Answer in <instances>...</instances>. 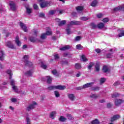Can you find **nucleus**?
Wrapping results in <instances>:
<instances>
[{
	"instance_id": "nucleus-50",
	"label": "nucleus",
	"mask_w": 124,
	"mask_h": 124,
	"mask_svg": "<svg viewBox=\"0 0 124 124\" xmlns=\"http://www.w3.org/2000/svg\"><path fill=\"white\" fill-rule=\"evenodd\" d=\"M26 122H27V124H31V120L29 117H26Z\"/></svg>"
},
{
	"instance_id": "nucleus-41",
	"label": "nucleus",
	"mask_w": 124,
	"mask_h": 124,
	"mask_svg": "<svg viewBox=\"0 0 124 124\" xmlns=\"http://www.w3.org/2000/svg\"><path fill=\"white\" fill-rule=\"evenodd\" d=\"M92 124H99V121H98V120L97 119H96L92 122Z\"/></svg>"
},
{
	"instance_id": "nucleus-36",
	"label": "nucleus",
	"mask_w": 124,
	"mask_h": 124,
	"mask_svg": "<svg viewBox=\"0 0 124 124\" xmlns=\"http://www.w3.org/2000/svg\"><path fill=\"white\" fill-rule=\"evenodd\" d=\"M80 19L82 21H88V20H90V17L82 16V17H81Z\"/></svg>"
},
{
	"instance_id": "nucleus-1",
	"label": "nucleus",
	"mask_w": 124,
	"mask_h": 124,
	"mask_svg": "<svg viewBox=\"0 0 124 124\" xmlns=\"http://www.w3.org/2000/svg\"><path fill=\"white\" fill-rule=\"evenodd\" d=\"M48 90L49 91H52L53 90H60V91H63L66 89V87L64 85H58V86H50L47 88Z\"/></svg>"
},
{
	"instance_id": "nucleus-11",
	"label": "nucleus",
	"mask_w": 124,
	"mask_h": 124,
	"mask_svg": "<svg viewBox=\"0 0 124 124\" xmlns=\"http://www.w3.org/2000/svg\"><path fill=\"white\" fill-rule=\"evenodd\" d=\"M20 26L21 28V29L24 31L25 32H28L29 31H28V28L27 27V26L25 25L22 22H20Z\"/></svg>"
},
{
	"instance_id": "nucleus-48",
	"label": "nucleus",
	"mask_w": 124,
	"mask_h": 124,
	"mask_svg": "<svg viewBox=\"0 0 124 124\" xmlns=\"http://www.w3.org/2000/svg\"><path fill=\"white\" fill-rule=\"evenodd\" d=\"M45 16V14L43 13H41L39 14V17H40L41 18H44Z\"/></svg>"
},
{
	"instance_id": "nucleus-56",
	"label": "nucleus",
	"mask_w": 124,
	"mask_h": 124,
	"mask_svg": "<svg viewBox=\"0 0 124 124\" xmlns=\"http://www.w3.org/2000/svg\"><path fill=\"white\" fill-rule=\"evenodd\" d=\"M108 21H109V19L108 18H105L103 19V22H104V23H107Z\"/></svg>"
},
{
	"instance_id": "nucleus-57",
	"label": "nucleus",
	"mask_w": 124,
	"mask_h": 124,
	"mask_svg": "<svg viewBox=\"0 0 124 124\" xmlns=\"http://www.w3.org/2000/svg\"><path fill=\"white\" fill-rule=\"evenodd\" d=\"M11 101L12 102H17V99L15 98H13L11 99Z\"/></svg>"
},
{
	"instance_id": "nucleus-16",
	"label": "nucleus",
	"mask_w": 124,
	"mask_h": 124,
	"mask_svg": "<svg viewBox=\"0 0 124 124\" xmlns=\"http://www.w3.org/2000/svg\"><path fill=\"white\" fill-rule=\"evenodd\" d=\"M29 40L31 42H32L33 43H34L36 41H40L39 40L32 36L30 37Z\"/></svg>"
},
{
	"instance_id": "nucleus-49",
	"label": "nucleus",
	"mask_w": 124,
	"mask_h": 124,
	"mask_svg": "<svg viewBox=\"0 0 124 124\" xmlns=\"http://www.w3.org/2000/svg\"><path fill=\"white\" fill-rule=\"evenodd\" d=\"M90 97H92V98H97V97H98V96H97L95 94H93L92 95H91Z\"/></svg>"
},
{
	"instance_id": "nucleus-17",
	"label": "nucleus",
	"mask_w": 124,
	"mask_h": 124,
	"mask_svg": "<svg viewBox=\"0 0 124 124\" xmlns=\"http://www.w3.org/2000/svg\"><path fill=\"white\" fill-rule=\"evenodd\" d=\"M89 26L91 27V28L92 30H95L96 28H97V26L94 22H91Z\"/></svg>"
},
{
	"instance_id": "nucleus-59",
	"label": "nucleus",
	"mask_w": 124,
	"mask_h": 124,
	"mask_svg": "<svg viewBox=\"0 0 124 124\" xmlns=\"http://www.w3.org/2000/svg\"><path fill=\"white\" fill-rule=\"evenodd\" d=\"M62 64L67 65V64H68V62H67V61H62Z\"/></svg>"
},
{
	"instance_id": "nucleus-38",
	"label": "nucleus",
	"mask_w": 124,
	"mask_h": 124,
	"mask_svg": "<svg viewBox=\"0 0 124 124\" xmlns=\"http://www.w3.org/2000/svg\"><path fill=\"white\" fill-rule=\"evenodd\" d=\"M96 4H97V0H94L91 3V6L94 7L96 6Z\"/></svg>"
},
{
	"instance_id": "nucleus-24",
	"label": "nucleus",
	"mask_w": 124,
	"mask_h": 124,
	"mask_svg": "<svg viewBox=\"0 0 124 124\" xmlns=\"http://www.w3.org/2000/svg\"><path fill=\"white\" fill-rule=\"evenodd\" d=\"M47 31H46V35H52V31H51V29L49 27L46 28Z\"/></svg>"
},
{
	"instance_id": "nucleus-37",
	"label": "nucleus",
	"mask_w": 124,
	"mask_h": 124,
	"mask_svg": "<svg viewBox=\"0 0 124 124\" xmlns=\"http://www.w3.org/2000/svg\"><path fill=\"white\" fill-rule=\"evenodd\" d=\"M81 61L83 62H88V59L86 57V56L82 55L81 56Z\"/></svg>"
},
{
	"instance_id": "nucleus-20",
	"label": "nucleus",
	"mask_w": 124,
	"mask_h": 124,
	"mask_svg": "<svg viewBox=\"0 0 124 124\" xmlns=\"http://www.w3.org/2000/svg\"><path fill=\"white\" fill-rule=\"evenodd\" d=\"M15 42L18 46H21V42L19 40V36H16V37Z\"/></svg>"
},
{
	"instance_id": "nucleus-13",
	"label": "nucleus",
	"mask_w": 124,
	"mask_h": 124,
	"mask_svg": "<svg viewBox=\"0 0 124 124\" xmlns=\"http://www.w3.org/2000/svg\"><path fill=\"white\" fill-rule=\"evenodd\" d=\"M4 52L2 50H0V61L2 62L4 61Z\"/></svg>"
},
{
	"instance_id": "nucleus-55",
	"label": "nucleus",
	"mask_w": 124,
	"mask_h": 124,
	"mask_svg": "<svg viewBox=\"0 0 124 124\" xmlns=\"http://www.w3.org/2000/svg\"><path fill=\"white\" fill-rule=\"evenodd\" d=\"M95 51L96 53H97L98 54H99L101 52V50L99 48H97L95 49Z\"/></svg>"
},
{
	"instance_id": "nucleus-15",
	"label": "nucleus",
	"mask_w": 124,
	"mask_h": 124,
	"mask_svg": "<svg viewBox=\"0 0 124 124\" xmlns=\"http://www.w3.org/2000/svg\"><path fill=\"white\" fill-rule=\"evenodd\" d=\"M71 26H68V24L67 25V28H66V31L67 34H70L72 33V31H71V29L70 28Z\"/></svg>"
},
{
	"instance_id": "nucleus-35",
	"label": "nucleus",
	"mask_w": 124,
	"mask_h": 124,
	"mask_svg": "<svg viewBox=\"0 0 124 124\" xmlns=\"http://www.w3.org/2000/svg\"><path fill=\"white\" fill-rule=\"evenodd\" d=\"M41 67H42V68H43V69H46L47 67H48V66L47 65L44 64L43 62H41Z\"/></svg>"
},
{
	"instance_id": "nucleus-19",
	"label": "nucleus",
	"mask_w": 124,
	"mask_h": 124,
	"mask_svg": "<svg viewBox=\"0 0 124 124\" xmlns=\"http://www.w3.org/2000/svg\"><path fill=\"white\" fill-rule=\"evenodd\" d=\"M69 49H70V46L69 45H66L60 48V50H61V51H65V50H69Z\"/></svg>"
},
{
	"instance_id": "nucleus-44",
	"label": "nucleus",
	"mask_w": 124,
	"mask_h": 124,
	"mask_svg": "<svg viewBox=\"0 0 124 124\" xmlns=\"http://www.w3.org/2000/svg\"><path fill=\"white\" fill-rule=\"evenodd\" d=\"M52 74H53V75H55V76H59V74H58L57 70H54L52 71Z\"/></svg>"
},
{
	"instance_id": "nucleus-33",
	"label": "nucleus",
	"mask_w": 124,
	"mask_h": 124,
	"mask_svg": "<svg viewBox=\"0 0 124 124\" xmlns=\"http://www.w3.org/2000/svg\"><path fill=\"white\" fill-rule=\"evenodd\" d=\"M59 121H60V122H62V123H63V122H65V121H66V118H65L63 116H60V117L59 118Z\"/></svg>"
},
{
	"instance_id": "nucleus-64",
	"label": "nucleus",
	"mask_w": 124,
	"mask_h": 124,
	"mask_svg": "<svg viewBox=\"0 0 124 124\" xmlns=\"http://www.w3.org/2000/svg\"><path fill=\"white\" fill-rule=\"evenodd\" d=\"M112 107V105H111L110 103H108L107 104V107L108 108H111V107Z\"/></svg>"
},
{
	"instance_id": "nucleus-62",
	"label": "nucleus",
	"mask_w": 124,
	"mask_h": 124,
	"mask_svg": "<svg viewBox=\"0 0 124 124\" xmlns=\"http://www.w3.org/2000/svg\"><path fill=\"white\" fill-rule=\"evenodd\" d=\"M80 39H81V37L80 36H78L76 37V40H77V41L80 40Z\"/></svg>"
},
{
	"instance_id": "nucleus-8",
	"label": "nucleus",
	"mask_w": 124,
	"mask_h": 124,
	"mask_svg": "<svg viewBox=\"0 0 124 124\" xmlns=\"http://www.w3.org/2000/svg\"><path fill=\"white\" fill-rule=\"evenodd\" d=\"M9 5H10V8L13 11H15L16 10V4L13 1H10L9 2Z\"/></svg>"
},
{
	"instance_id": "nucleus-7",
	"label": "nucleus",
	"mask_w": 124,
	"mask_h": 124,
	"mask_svg": "<svg viewBox=\"0 0 124 124\" xmlns=\"http://www.w3.org/2000/svg\"><path fill=\"white\" fill-rule=\"evenodd\" d=\"M10 85L12 86L13 90H14L16 93H18V90L17 86H15V81H14L13 79L11 80Z\"/></svg>"
},
{
	"instance_id": "nucleus-53",
	"label": "nucleus",
	"mask_w": 124,
	"mask_h": 124,
	"mask_svg": "<svg viewBox=\"0 0 124 124\" xmlns=\"http://www.w3.org/2000/svg\"><path fill=\"white\" fill-rule=\"evenodd\" d=\"M54 57L55 60H59L60 59V56H59V54H55Z\"/></svg>"
},
{
	"instance_id": "nucleus-29",
	"label": "nucleus",
	"mask_w": 124,
	"mask_h": 124,
	"mask_svg": "<svg viewBox=\"0 0 124 124\" xmlns=\"http://www.w3.org/2000/svg\"><path fill=\"white\" fill-rule=\"evenodd\" d=\"M65 24H66V21L62 20L59 23L58 25L59 26V27H62V26H63V25H65Z\"/></svg>"
},
{
	"instance_id": "nucleus-2",
	"label": "nucleus",
	"mask_w": 124,
	"mask_h": 124,
	"mask_svg": "<svg viewBox=\"0 0 124 124\" xmlns=\"http://www.w3.org/2000/svg\"><path fill=\"white\" fill-rule=\"evenodd\" d=\"M29 56L28 55H26L23 57L24 62L25 63L26 66H31L32 65V63L29 61Z\"/></svg>"
},
{
	"instance_id": "nucleus-60",
	"label": "nucleus",
	"mask_w": 124,
	"mask_h": 124,
	"mask_svg": "<svg viewBox=\"0 0 124 124\" xmlns=\"http://www.w3.org/2000/svg\"><path fill=\"white\" fill-rule=\"evenodd\" d=\"M67 117L68 118L69 120H72V116L70 114H67Z\"/></svg>"
},
{
	"instance_id": "nucleus-4",
	"label": "nucleus",
	"mask_w": 124,
	"mask_h": 124,
	"mask_svg": "<svg viewBox=\"0 0 124 124\" xmlns=\"http://www.w3.org/2000/svg\"><path fill=\"white\" fill-rule=\"evenodd\" d=\"M124 103V100L123 99H118L116 98L114 100V104L115 106L117 107H119V106H121L123 103Z\"/></svg>"
},
{
	"instance_id": "nucleus-21",
	"label": "nucleus",
	"mask_w": 124,
	"mask_h": 124,
	"mask_svg": "<svg viewBox=\"0 0 124 124\" xmlns=\"http://www.w3.org/2000/svg\"><path fill=\"white\" fill-rule=\"evenodd\" d=\"M68 97L71 101H73L75 99V96L73 94H68Z\"/></svg>"
},
{
	"instance_id": "nucleus-14",
	"label": "nucleus",
	"mask_w": 124,
	"mask_h": 124,
	"mask_svg": "<svg viewBox=\"0 0 124 124\" xmlns=\"http://www.w3.org/2000/svg\"><path fill=\"white\" fill-rule=\"evenodd\" d=\"M93 84V82L87 83L83 85V88L84 89H86L87 88H91V87H92Z\"/></svg>"
},
{
	"instance_id": "nucleus-61",
	"label": "nucleus",
	"mask_w": 124,
	"mask_h": 124,
	"mask_svg": "<svg viewBox=\"0 0 124 124\" xmlns=\"http://www.w3.org/2000/svg\"><path fill=\"white\" fill-rule=\"evenodd\" d=\"M59 12V14H62V13H64V10H60L58 11Z\"/></svg>"
},
{
	"instance_id": "nucleus-42",
	"label": "nucleus",
	"mask_w": 124,
	"mask_h": 124,
	"mask_svg": "<svg viewBox=\"0 0 124 124\" xmlns=\"http://www.w3.org/2000/svg\"><path fill=\"white\" fill-rule=\"evenodd\" d=\"M54 94H55L56 97H60V96L61 95L60 94V93L58 91H56L54 92Z\"/></svg>"
},
{
	"instance_id": "nucleus-3",
	"label": "nucleus",
	"mask_w": 124,
	"mask_h": 124,
	"mask_svg": "<svg viewBox=\"0 0 124 124\" xmlns=\"http://www.w3.org/2000/svg\"><path fill=\"white\" fill-rule=\"evenodd\" d=\"M51 4H52V2L50 1H45L40 3L41 8H45V7L50 6Z\"/></svg>"
},
{
	"instance_id": "nucleus-32",
	"label": "nucleus",
	"mask_w": 124,
	"mask_h": 124,
	"mask_svg": "<svg viewBox=\"0 0 124 124\" xmlns=\"http://www.w3.org/2000/svg\"><path fill=\"white\" fill-rule=\"evenodd\" d=\"M32 72H33L32 70H31L25 73V74L28 76H31V75H32Z\"/></svg>"
},
{
	"instance_id": "nucleus-45",
	"label": "nucleus",
	"mask_w": 124,
	"mask_h": 124,
	"mask_svg": "<svg viewBox=\"0 0 124 124\" xmlns=\"http://www.w3.org/2000/svg\"><path fill=\"white\" fill-rule=\"evenodd\" d=\"M56 13V10H51L49 12V15H54Z\"/></svg>"
},
{
	"instance_id": "nucleus-58",
	"label": "nucleus",
	"mask_w": 124,
	"mask_h": 124,
	"mask_svg": "<svg viewBox=\"0 0 124 124\" xmlns=\"http://www.w3.org/2000/svg\"><path fill=\"white\" fill-rule=\"evenodd\" d=\"M84 89V86H80V87H77L76 88V90H82Z\"/></svg>"
},
{
	"instance_id": "nucleus-63",
	"label": "nucleus",
	"mask_w": 124,
	"mask_h": 124,
	"mask_svg": "<svg viewBox=\"0 0 124 124\" xmlns=\"http://www.w3.org/2000/svg\"><path fill=\"white\" fill-rule=\"evenodd\" d=\"M103 15L102 14H99L98 15H97V18H101V17H102Z\"/></svg>"
},
{
	"instance_id": "nucleus-23",
	"label": "nucleus",
	"mask_w": 124,
	"mask_h": 124,
	"mask_svg": "<svg viewBox=\"0 0 124 124\" xmlns=\"http://www.w3.org/2000/svg\"><path fill=\"white\" fill-rule=\"evenodd\" d=\"M103 72L104 73H107V72H108L109 71V68L107 66L105 65L103 67V69H102Z\"/></svg>"
},
{
	"instance_id": "nucleus-47",
	"label": "nucleus",
	"mask_w": 124,
	"mask_h": 124,
	"mask_svg": "<svg viewBox=\"0 0 124 124\" xmlns=\"http://www.w3.org/2000/svg\"><path fill=\"white\" fill-rule=\"evenodd\" d=\"M76 47L78 50H82L83 48V47L82 46H81V45H77Z\"/></svg>"
},
{
	"instance_id": "nucleus-10",
	"label": "nucleus",
	"mask_w": 124,
	"mask_h": 124,
	"mask_svg": "<svg viewBox=\"0 0 124 124\" xmlns=\"http://www.w3.org/2000/svg\"><path fill=\"white\" fill-rule=\"evenodd\" d=\"M5 46H6V47H8V48H10V49H14V45L12 44L11 41H8L6 42Z\"/></svg>"
},
{
	"instance_id": "nucleus-28",
	"label": "nucleus",
	"mask_w": 124,
	"mask_h": 124,
	"mask_svg": "<svg viewBox=\"0 0 124 124\" xmlns=\"http://www.w3.org/2000/svg\"><path fill=\"white\" fill-rule=\"evenodd\" d=\"M75 67L76 69H81V66L80 63H76L75 65Z\"/></svg>"
},
{
	"instance_id": "nucleus-22",
	"label": "nucleus",
	"mask_w": 124,
	"mask_h": 124,
	"mask_svg": "<svg viewBox=\"0 0 124 124\" xmlns=\"http://www.w3.org/2000/svg\"><path fill=\"white\" fill-rule=\"evenodd\" d=\"M76 9L78 13L82 12V11H83V10H84V7L79 6L76 7Z\"/></svg>"
},
{
	"instance_id": "nucleus-9",
	"label": "nucleus",
	"mask_w": 124,
	"mask_h": 124,
	"mask_svg": "<svg viewBox=\"0 0 124 124\" xmlns=\"http://www.w3.org/2000/svg\"><path fill=\"white\" fill-rule=\"evenodd\" d=\"M120 11L124 12V4H122V5L113 9L114 12H117V11Z\"/></svg>"
},
{
	"instance_id": "nucleus-12",
	"label": "nucleus",
	"mask_w": 124,
	"mask_h": 124,
	"mask_svg": "<svg viewBox=\"0 0 124 124\" xmlns=\"http://www.w3.org/2000/svg\"><path fill=\"white\" fill-rule=\"evenodd\" d=\"M121 118V116L119 114H117L115 115H114L110 119V122L111 123H113V122H115V121H117V120H119Z\"/></svg>"
},
{
	"instance_id": "nucleus-5",
	"label": "nucleus",
	"mask_w": 124,
	"mask_h": 124,
	"mask_svg": "<svg viewBox=\"0 0 124 124\" xmlns=\"http://www.w3.org/2000/svg\"><path fill=\"white\" fill-rule=\"evenodd\" d=\"M35 105H37L36 102H35V101L32 102V104L29 105L27 107L26 111H28V112H29V111L32 110V109H34V108H35Z\"/></svg>"
},
{
	"instance_id": "nucleus-39",
	"label": "nucleus",
	"mask_w": 124,
	"mask_h": 124,
	"mask_svg": "<svg viewBox=\"0 0 124 124\" xmlns=\"http://www.w3.org/2000/svg\"><path fill=\"white\" fill-rule=\"evenodd\" d=\"M26 8L27 13L28 14H31V9L29 7H27Z\"/></svg>"
},
{
	"instance_id": "nucleus-40",
	"label": "nucleus",
	"mask_w": 124,
	"mask_h": 124,
	"mask_svg": "<svg viewBox=\"0 0 124 124\" xmlns=\"http://www.w3.org/2000/svg\"><path fill=\"white\" fill-rule=\"evenodd\" d=\"M106 81V78H102L100 79V84H103Z\"/></svg>"
},
{
	"instance_id": "nucleus-18",
	"label": "nucleus",
	"mask_w": 124,
	"mask_h": 124,
	"mask_svg": "<svg viewBox=\"0 0 124 124\" xmlns=\"http://www.w3.org/2000/svg\"><path fill=\"white\" fill-rule=\"evenodd\" d=\"M95 71L98 72L99 70H100V64H99V62H96L95 65Z\"/></svg>"
},
{
	"instance_id": "nucleus-43",
	"label": "nucleus",
	"mask_w": 124,
	"mask_h": 124,
	"mask_svg": "<svg viewBox=\"0 0 124 124\" xmlns=\"http://www.w3.org/2000/svg\"><path fill=\"white\" fill-rule=\"evenodd\" d=\"M92 90L94 92H95L96 91H99V90H100V87H94L92 88Z\"/></svg>"
},
{
	"instance_id": "nucleus-52",
	"label": "nucleus",
	"mask_w": 124,
	"mask_h": 124,
	"mask_svg": "<svg viewBox=\"0 0 124 124\" xmlns=\"http://www.w3.org/2000/svg\"><path fill=\"white\" fill-rule=\"evenodd\" d=\"M113 54V53H108L107 54V58H108V59H109V58H111L112 57V55Z\"/></svg>"
},
{
	"instance_id": "nucleus-46",
	"label": "nucleus",
	"mask_w": 124,
	"mask_h": 124,
	"mask_svg": "<svg viewBox=\"0 0 124 124\" xmlns=\"http://www.w3.org/2000/svg\"><path fill=\"white\" fill-rule=\"evenodd\" d=\"M46 33H43L42 34L41 36V39H45L46 38Z\"/></svg>"
},
{
	"instance_id": "nucleus-25",
	"label": "nucleus",
	"mask_w": 124,
	"mask_h": 124,
	"mask_svg": "<svg viewBox=\"0 0 124 124\" xmlns=\"http://www.w3.org/2000/svg\"><path fill=\"white\" fill-rule=\"evenodd\" d=\"M57 114V112L56 111H52L50 113L49 115V118H51V119H55V115Z\"/></svg>"
},
{
	"instance_id": "nucleus-54",
	"label": "nucleus",
	"mask_w": 124,
	"mask_h": 124,
	"mask_svg": "<svg viewBox=\"0 0 124 124\" xmlns=\"http://www.w3.org/2000/svg\"><path fill=\"white\" fill-rule=\"evenodd\" d=\"M120 84H121V83L120 82V81H116V82L113 84V86H119V85H120Z\"/></svg>"
},
{
	"instance_id": "nucleus-51",
	"label": "nucleus",
	"mask_w": 124,
	"mask_h": 124,
	"mask_svg": "<svg viewBox=\"0 0 124 124\" xmlns=\"http://www.w3.org/2000/svg\"><path fill=\"white\" fill-rule=\"evenodd\" d=\"M33 7L35 10H37L38 9V5H37L36 4H34Z\"/></svg>"
},
{
	"instance_id": "nucleus-30",
	"label": "nucleus",
	"mask_w": 124,
	"mask_h": 124,
	"mask_svg": "<svg viewBox=\"0 0 124 124\" xmlns=\"http://www.w3.org/2000/svg\"><path fill=\"white\" fill-rule=\"evenodd\" d=\"M120 93H113L112 94V97L113 98H116L117 97H119V96H120Z\"/></svg>"
},
{
	"instance_id": "nucleus-6",
	"label": "nucleus",
	"mask_w": 124,
	"mask_h": 124,
	"mask_svg": "<svg viewBox=\"0 0 124 124\" xmlns=\"http://www.w3.org/2000/svg\"><path fill=\"white\" fill-rule=\"evenodd\" d=\"M82 21L73 20V21H71L70 22H69V23L68 25V27H71L72 26H73V25H82Z\"/></svg>"
},
{
	"instance_id": "nucleus-34",
	"label": "nucleus",
	"mask_w": 124,
	"mask_h": 124,
	"mask_svg": "<svg viewBox=\"0 0 124 124\" xmlns=\"http://www.w3.org/2000/svg\"><path fill=\"white\" fill-rule=\"evenodd\" d=\"M97 27L98 29H103L104 28V23H100L97 25Z\"/></svg>"
},
{
	"instance_id": "nucleus-31",
	"label": "nucleus",
	"mask_w": 124,
	"mask_h": 124,
	"mask_svg": "<svg viewBox=\"0 0 124 124\" xmlns=\"http://www.w3.org/2000/svg\"><path fill=\"white\" fill-rule=\"evenodd\" d=\"M94 65V63L93 62H91L89 63V65L88 66V69L89 70H91L92 69V67H93V66Z\"/></svg>"
},
{
	"instance_id": "nucleus-26",
	"label": "nucleus",
	"mask_w": 124,
	"mask_h": 124,
	"mask_svg": "<svg viewBox=\"0 0 124 124\" xmlns=\"http://www.w3.org/2000/svg\"><path fill=\"white\" fill-rule=\"evenodd\" d=\"M46 78L47 79V84H51L52 83V81H53V79H52V78H51V77L46 76Z\"/></svg>"
},
{
	"instance_id": "nucleus-27",
	"label": "nucleus",
	"mask_w": 124,
	"mask_h": 124,
	"mask_svg": "<svg viewBox=\"0 0 124 124\" xmlns=\"http://www.w3.org/2000/svg\"><path fill=\"white\" fill-rule=\"evenodd\" d=\"M12 73V71H11V70H8L6 71V73H7V74H9V79H12L13 74Z\"/></svg>"
}]
</instances>
